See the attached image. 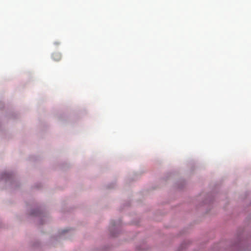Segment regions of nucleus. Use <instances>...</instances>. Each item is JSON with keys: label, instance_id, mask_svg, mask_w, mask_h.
<instances>
[{"label": "nucleus", "instance_id": "1", "mask_svg": "<svg viewBox=\"0 0 251 251\" xmlns=\"http://www.w3.org/2000/svg\"><path fill=\"white\" fill-rule=\"evenodd\" d=\"M52 59L56 61H58L61 59V55L60 53L55 52L52 54Z\"/></svg>", "mask_w": 251, "mask_h": 251}]
</instances>
